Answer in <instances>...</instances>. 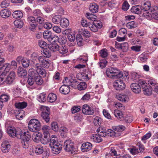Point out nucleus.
Listing matches in <instances>:
<instances>
[{
    "instance_id": "nucleus-1",
    "label": "nucleus",
    "mask_w": 158,
    "mask_h": 158,
    "mask_svg": "<svg viewBox=\"0 0 158 158\" xmlns=\"http://www.w3.org/2000/svg\"><path fill=\"white\" fill-rule=\"evenodd\" d=\"M107 76L110 78H120L123 76V73L116 68L110 67L106 71Z\"/></svg>"
},
{
    "instance_id": "nucleus-2",
    "label": "nucleus",
    "mask_w": 158,
    "mask_h": 158,
    "mask_svg": "<svg viewBox=\"0 0 158 158\" xmlns=\"http://www.w3.org/2000/svg\"><path fill=\"white\" fill-rule=\"evenodd\" d=\"M144 17L148 20H151L153 18L158 20V7L154 6L151 7L148 12L144 11Z\"/></svg>"
},
{
    "instance_id": "nucleus-3",
    "label": "nucleus",
    "mask_w": 158,
    "mask_h": 158,
    "mask_svg": "<svg viewBox=\"0 0 158 158\" xmlns=\"http://www.w3.org/2000/svg\"><path fill=\"white\" fill-rule=\"evenodd\" d=\"M138 82L139 85H141L143 93L145 95H150L152 94L153 89L149 85H147V83L145 81L139 80Z\"/></svg>"
},
{
    "instance_id": "nucleus-4",
    "label": "nucleus",
    "mask_w": 158,
    "mask_h": 158,
    "mask_svg": "<svg viewBox=\"0 0 158 158\" xmlns=\"http://www.w3.org/2000/svg\"><path fill=\"white\" fill-rule=\"evenodd\" d=\"M64 149L65 151L73 154L75 149L74 143L71 140H65L64 143Z\"/></svg>"
},
{
    "instance_id": "nucleus-5",
    "label": "nucleus",
    "mask_w": 158,
    "mask_h": 158,
    "mask_svg": "<svg viewBox=\"0 0 158 158\" xmlns=\"http://www.w3.org/2000/svg\"><path fill=\"white\" fill-rule=\"evenodd\" d=\"M113 86L116 90L120 91L124 89L126 87V85L123 81L118 79L113 83Z\"/></svg>"
},
{
    "instance_id": "nucleus-6",
    "label": "nucleus",
    "mask_w": 158,
    "mask_h": 158,
    "mask_svg": "<svg viewBox=\"0 0 158 158\" xmlns=\"http://www.w3.org/2000/svg\"><path fill=\"white\" fill-rule=\"evenodd\" d=\"M89 26L92 31L96 32L98 30V29L102 27V24L100 21H94L92 23L90 24Z\"/></svg>"
},
{
    "instance_id": "nucleus-7",
    "label": "nucleus",
    "mask_w": 158,
    "mask_h": 158,
    "mask_svg": "<svg viewBox=\"0 0 158 158\" xmlns=\"http://www.w3.org/2000/svg\"><path fill=\"white\" fill-rule=\"evenodd\" d=\"M36 70L32 68L30 69L29 70H33L34 72H36L39 74L43 76V77H45L46 75V70L42 68V66L40 63H36L35 64V67Z\"/></svg>"
},
{
    "instance_id": "nucleus-8",
    "label": "nucleus",
    "mask_w": 158,
    "mask_h": 158,
    "mask_svg": "<svg viewBox=\"0 0 158 158\" xmlns=\"http://www.w3.org/2000/svg\"><path fill=\"white\" fill-rule=\"evenodd\" d=\"M27 21L30 26V30L33 31L37 26L35 19L33 16H30L27 18Z\"/></svg>"
},
{
    "instance_id": "nucleus-9",
    "label": "nucleus",
    "mask_w": 158,
    "mask_h": 158,
    "mask_svg": "<svg viewBox=\"0 0 158 158\" xmlns=\"http://www.w3.org/2000/svg\"><path fill=\"white\" fill-rule=\"evenodd\" d=\"M39 62L40 63L42 67L45 68H48L50 66L49 60L44 56H40L38 58Z\"/></svg>"
},
{
    "instance_id": "nucleus-10",
    "label": "nucleus",
    "mask_w": 158,
    "mask_h": 158,
    "mask_svg": "<svg viewBox=\"0 0 158 158\" xmlns=\"http://www.w3.org/2000/svg\"><path fill=\"white\" fill-rule=\"evenodd\" d=\"M82 110L83 113L86 115H93L94 113V110L93 107L87 105L83 106Z\"/></svg>"
},
{
    "instance_id": "nucleus-11",
    "label": "nucleus",
    "mask_w": 158,
    "mask_h": 158,
    "mask_svg": "<svg viewBox=\"0 0 158 158\" xmlns=\"http://www.w3.org/2000/svg\"><path fill=\"white\" fill-rule=\"evenodd\" d=\"M45 109L42 112L41 114V116L44 119L46 123H48L49 121L50 118L49 114H50V109L48 107H46Z\"/></svg>"
},
{
    "instance_id": "nucleus-12",
    "label": "nucleus",
    "mask_w": 158,
    "mask_h": 158,
    "mask_svg": "<svg viewBox=\"0 0 158 158\" xmlns=\"http://www.w3.org/2000/svg\"><path fill=\"white\" fill-rule=\"evenodd\" d=\"M151 6L150 2L148 1L143 2L140 8L141 9V11L142 13V15L143 17H144V11L148 12L149 11V10H150L151 8Z\"/></svg>"
},
{
    "instance_id": "nucleus-13",
    "label": "nucleus",
    "mask_w": 158,
    "mask_h": 158,
    "mask_svg": "<svg viewBox=\"0 0 158 158\" xmlns=\"http://www.w3.org/2000/svg\"><path fill=\"white\" fill-rule=\"evenodd\" d=\"M32 77H33L35 79V82L36 84L38 85H41L43 83V81L42 78L40 76L39 73L35 72V73H31L30 74Z\"/></svg>"
},
{
    "instance_id": "nucleus-14",
    "label": "nucleus",
    "mask_w": 158,
    "mask_h": 158,
    "mask_svg": "<svg viewBox=\"0 0 158 158\" xmlns=\"http://www.w3.org/2000/svg\"><path fill=\"white\" fill-rule=\"evenodd\" d=\"M10 148V145L8 141L5 140L3 142L1 145V149L3 152H8Z\"/></svg>"
},
{
    "instance_id": "nucleus-15",
    "label": "nucleus",
    "mask_w": 158,
    "mask_h": 158,
    "mask_svg": "<svg viewBox=\"0 0 158 158\" xmlns=\"http://www.w3.org/2000/svg\"><path fill=\"white\" fill-rule=\"evenodd\" d=\"M92 144L88 142L83 143L81 147L82 152H86L90 150L92 148Z\"/></svg>"
},
{
    "instance_id": "nucleus-16",
    "label": "nucleus",
    "mask_w": 158,
    "mask_h": 158,
    "mask_svg": "<svg viewBox=\"0 0 158 158\" xmlns=\"http://www.w3.org/2000/svg\"><path fill=\"white\" fill-rule=\"evenodd\" d=\"M62 148V144L58 142L52 148V153L56 154H58L61 150Z\"/></svg>"
},
{
    "instance_id": "nucleus-17",
    "label": "nucleus",
    "mask_w": 158,
    "mask_h": 158,
    "mask_svg": "<svg viewBox=\"0 0 158 158\" xmlns=\"http://www.w3.org/2000/svg\"><path fill=\"white\" fill-rule=\"evenodd\" d=\"M43 36L44 38L47 39L49 41H51L55 39V36L52 35L51 31L48 30L45 31L43 32Z\"/></svg>"
},
{
    "instance_id": "nucleus-18",
    "label": "nucleus",
    "mask_w": 158,
    "mask_h": 158,
    "mask_svg": "<svg viewBox=\"0 0 158 158\" xmlns=\"http://www.w3.org/2000/svg\"><path fill=\"white\" fill-rule=\"evenodd\" d=\"M15 72L13 71L10 72L8 76L5 78L6 82L7 84H11L15 78Z\"/></svg>"
},
{
    "instance_id": "nucleus-19",
    "label": "nucleus",
    "mask_w": 158,
    "mask_h": 158,
    "mask_svg": "<svg viewBox=\"0 0 158 158\" xmlns=\"http://www.w3.org/2000/svg\"><path fill=\"white\" fill-rule=\"evenodd\" d=\"M141 85L138 83H132L131 85V88L132 91L135 93L138 94L141 91Z\"/></svg>"
},
{
    "instance_id": "nucleus-20",
    "label": "nucleus",
    "mask_w": 158,
    "mask_h": 158,
    "mask_svg": "<svg viewBox=\"0 0 158 158\" xmlns=\"http://www.w3.org/2000/svg\"><path fill=\"white\" fill-rule=\"evenodd\" d=\"M10 69V64H3L0 68V70L2 72V73H4L5 76V74L8 72Z\"/></svg>"
},
{
    "instance_id": "nucleus-21",
    "label": "nucleus",
    "mask_w": 158,
    "mask_h": 158,
    "mask_svg": "<svg viewBox=\"0 0 158 158\" xmlns=\"http://www.w3.org/2000/svg\"><path fill=\"white\" fill-rule=\"evenodd\" d=\"M28 127L29 130L32 132H36L40 130V128L38 127L35 125L29 123L28 124Z\"/></svg>"
},
{
    "instance_id": "nucleus-22",
    "label": "nucleus",
    "mask_w": 158,
    "mask_h": 158,
    "mask_svg": "<svg viewBox=\"0 0 158 158\" xmlns=\"http://www.w3.org/2000/svg\"><path fill=\"white\" fill-rule=\"evenodd\" d=\"M44 137L41 139V143L44 144H47L48 142H49V140L50 139V135L49 133L43 134Z\"/></svg>"
},
{
    "instance_id": "nucleus-23",
    "label": "nucleus",
    "mask_w": 158,
    "mask_h": 158,
    "mask_svg": "<svg viewBox=\"0 0 158 158\" xmlns=\"http://www.w3.org/2000/svg\"><path fill=\"white\" fill-rule=\"evenodd\" d=\"M17 73L19 77H22L26 76L27 72L26 70L22 67H19L17 70Z\"/></svg>"
},
{
    "instance_id": "nucleus-24",
    "label": "nucleus",
    "mask_w": 158,
    "mask_h": 158,
    "mask_svg": "<svg viewBox=\"0 0 158 158\" xmlns=\"http://www.w3.org/2000/svg\"><path fill=\"white\" fill-rule=\"evenodd\" d=\"M140 7L141 6L139 5L133 6L131 9V12L135 14H139L141 13L142 14V13Z\"/></svg>"
},
{
    "instance_id": "nucleus-25",
    "label": "nucleus",
    "mask_w": 158,
    "mask_h": 158,
    "mask_svg": "<svg viewBox=\"0 0 158 158\" xmlns=\"http://www.w3.org/2000/svg\"><path fill=\"white\" fill-rule=\"evenodd\" d=\"M11 14L10 12L7 9H5L0 12L1 16L4 18L6 19L9 17Z\"/></svg>"
},
{
    "instance_id": "nucleus-26",
    "label": "nucleus",
    "mask_w": 158,
    "mask_h": 158,
    "mask_svg": "<svg viewBox=\"0 0 158 158\" xmlns=\"http://www.w3.org/2000/svg\"><path fill=\"white\" fill-rule=\"evenodd\" d=\"M91 139L96 143H99L102 141V139L99 135L98 134H94L91 137Z\"/></svg>"
},
{
    "instance_id": "nucleus-27",
    "label": "nucleus",
    "mask_w": 158,
    "mask_h": 158,
    "mask_svg": "<svg viewBox=\"0 0 158 158\" xmlns=\"http://www.w3.org/2000/svg\"><path fill=\"white\" fill-rule=\"evenodd\" d=\"M34 73V71L33 70H29L28 71V75H29V77L28 78L27 80V82L28 84L30 85H32L34 84L35 82V79L33 77H32L31 76V73Z\"/></svg>"
},
{
    "instance_id": "nucleus-28",
    "label": "nucleus",
    "mask_w": 158,
    "mask_h": 158,
    "mask_svg": "<svg viewBox=\"0 0 158 158\" xmlns=\"http://www.w3.org/2000/svg\"><path fill=\"white\" fill-rule=\"evenodd\" d=\"M117 98L122 102H126L128 101L129 98L127 95L125 94H118L116 95Z\"/></svg>"
},
{
    "instance_id": "nucleus-29",
    "label": "nucleus",
    "mask_w": 158,
    "mask_h": 158,
    "mask_svg": "<svg viewBox=\"0 0 158 158\" xmlns=\"http://www.w3.org/2000/svg\"><path fill=\"white\" fill-rule=\"evenodd\" d=\"M56 99V95L53 93L49 94L47 98V100L51 103L54 102Z\"/></svg>"
},
{
    "instance_id": "nucleus-30",
    "label": "nucleus",
    "mask_w": 158,
    "mask_h": 158,
    "mask_svg": "<svg viewBox=\"0 0 158 158\" xmlns=\"http://www.w3.org/2000/svg\"><path fill=\"white\" fill-rule=\"evenodd\" d=\"M59 90L62 94H67L70 92L69 87V86L62 85L60 87Z\"/></svg>"
},
{
    "instance_id": "nucleus-31",
    "label": "nucleus",
    "mask_w": 158,
    "mask_h": 158,
    "mask_svg": "<svg viewBox=\"0 0 158 158\" xmlns=\"http://www.w3.org/2000/svg\"><path fill=\"white\" fill-rule=\"evenodd\" d=\"M60 25L64 28H66L69 25V20L65 18H61L60 22Z\"/></svg>"
},
{
    "instance_id": "nucleus-32",
    "label": "nucleus",
    "mask_w": 158,
    "mask_h": 158,
    "mask_svg": "<svg viewBox=\"0 0 158 158\" xmlns=\"http://www.w3.org/2000/svg\"><path fill=\"white\" fill-rule=\"evenodd\" d=\"M16 129L13 127H9L7 128V132L10 136L14 137Z\"/></svg>"
},
{
    "instance_id": "nucleus-33",
    "label": "nucleus",
    "mask_w": 158,
    "mask_h": 158,
    "mask_svg": "<svg viewBox=\"0 0 158 158\" xmlns=\"http://www.w3.org/2000/svg\"><path fill=\"white\" fill-rule=\"evenodd\" d=\"M89 9L91 12L95 13L98 12V6L95 3H92L89 5Z\"/></svg>"
},
{
    "instance_id": "nucleus-34",
    "label": "nucleus",
    "mask_w": 158,
    "mask_h": 158,
    "mask_svg": "<svg viewBox=\"0 0 158 158\" xmlns=\"http://www.w3.org/2000/svg\"><path fill=\"white\" fill-rule=\"evenodd\" d=\"M148 85L153 89H155L158 85V83L155 80L153 79H149L148 81Z\"/></svg>"
},
{
    "instance_id": "nucleus-35",
    "label": "nucleus",
    "mask_w": 158,
    "mask_h": 158,
    "mask_svg": "<svg viewBox=\"0 0 158 158\" xmlns=\"http://www.w3.org/2000/svg\"><path fill=\"white\" fill-rule=\"evenodd\" d=\"M25 131H23L20 129H16V132L15 134V137H16L18 139H21L23 137Z\"/></svg>"
},
{
    "instance_id": "nucleus-36",
    "label": "nucleus",
    "mask_w": 158,
    "mask_h": 158,
    "mask_svg": "<svg viewBox=\"0 0 158 158\" xmlns=\"http://www.w3.org/2000/svg\"><path fill=\"white\" fill-rule=\"evenodd\" d=\"M35 151L37 155H40L44 152L43 147L40 145H37L35 147Z\"/></svg>"
},
{
    "instance_id": "nucleus-37",
    "label": "nucleus",
    "mask_w": 158,
    "mask_h": 158,
    "mask_svg": "<svg viewBox=\"0 0 158 158\" xmlns=\"http://www.w3.org/2000/svg\"><path fill=\"white\" fill-rule=\"evenodd\" d=\"M55 39H54L53 41H55V40H57L58 42L60 44H65L66 42V40L65 37L64 36H60L58 37L57 36H55Z\"/></svg>"
},
{
    "instance_id": "nucleus-38",
    "label": "nucleus",
    "mask_w": 158,
    "mask_h": 158,
    "mask_svg": "<svg viewBox=\"0 0 158 158\" xmlns=\"http://www.w3.org/2000/svg\"><path fill=\"white\" fill-rule=\"evenodd\" d=\"M43 56L45 58H49L51 56V53L49 49L46 48L42 51Z\"/></svg>"
},
{
    "instance_id": "nucleus-39",
    "label": "nucleus",
    "mask_w": 158,
    "mask_h": 158,
    "mask_svg": "<svg viewBox=\"0 0 158 158\" xmlns=\"http://www.w3.org/2000/svg\"><path fill=\"white\" fill-rule=\"evenodd\" d=\"M15 106L16 108L23 109L25 108L27 106V103L25 102L16 103Z\"/></svg>"
},
{
    "instance_id": "nucleus-40",
    "label": "nucleus",
    "mask_w": 158,
    "mask_h": 158,
    "mask_svg": "<svg viewBox=\"0 0 158 158\" xmlns=\"http://www.w3.org/2000/svg\"><path fill=\"white\" fill-rule=\"evenodd\" d=\"M58 51L62 55L65 54L68 52L67 47L65 46L62 45L59 47Z\"/></svg>"
},
{
    "instance_id": "nucleus-41",
    "label": "nucleus",
    "mask_w": 158,
    "mask_h": 158,
    "mask_svg": "<svg viewBox=\"0 0 158 158\" xmlns=\"http://www.w3.org/2000/svg\"><path fill=\"white\" fill-rule=\"evenodd\" d=\"M113 130L117 132H121L124 131L126 129L125 126L122 125L118 126H114L112 127Z\"/></svg>"
},
{
    "instance_id": "nucleus-42",
    "label": "nucleus",
    "mask_w": 158,
    "mask_h": 158,
    "mask_svg": "<svg viewBox=\"0 0 158 158\" xmlns=\"http://www.w3.org/2000/svg\"><path fill=\"white\" fill-rule=\"evenodd\" d=\"M37 99L39 102H44L46 99V94L44 93L40 94L37 97Z\"/></svg>"
},
{
    "instance_id": "nucleus-43",
    "label": "nucleus",
    "mask_w": 158,
    "mask_h": 158,
    "mask_svg": "<svg viewBox=\"0 0 158 158\" xmlns=\"http://www.w3.org/2000/svg\"><path fill=\"white\" fill-rule=\"evenodd\" d=\"M41 134L39 133H35L32 136V138L33 140L36 142L38 143L41 138Z\"/></svg>"
},
{
    "instance_id": "nucleus-44",
    "label": "nucleus",
    "mask_w": 158,
    "mask_h": 158,
    "mask_svg": "<svg viewBox=\"0 0 158 158\" xmlns=\"http://www.w3.org/2000/svg\"><path fill=\"white\" fill-rule=\"evenodd\" d=\"M68 130L65 127H61L60 130V133L62 137H65L67 135Z\"/></svg>"
},
{
    "instance_id": "nucleus-45",
    "label": "nucleus",
    "mask_w": 158,
    "mask_h": 158,
    "mask_svg": "<svg viewBox=\"0 0 158 158\" xmlns=\"http://www.w3.org/2000/svg\"><path fill=\"white\" fill-rule=\"evenodd\" d=\"M114 113L115 116L118 119L121 120L123 118V114L120 110H114Z\"/></svg>"
},
{
    "instance_id": "nucleus-46",
    "label": "nucleus",
    "mask_w": 158,
    "mask_h": 158,
    "mask_svg": "<svg viewBox=\"0 0 158 158\" xmlns=\"http://www.w3.org/2000/svg\"><path fill=\"white\" fill-rule=\"evenodd\" d=\"M49 143L50 147L51 148H52L58 143L56 141V137H51Z\"/></svg>"
},
{
    "instance_id": "nucleus-47",
    "label": "nucleus",
    "mask_w": 158,
    "mask_h": 158,
    "mask_svg": "<svg viewBox=\"0 0 158 158\" xmlns=\"http://www.w3.org/2000/svg\"><path fill=\"white\" fill-rule=\"evenodd\" d=\"M12 15L14 18H21L23 17V14L21 11L17 10L14 12Z\"/></svg>"
},
{
    "instance_id": "nucleus-48",
    "label": "nucleus",
    "mask_w": 158,
    "mask_h": 158,
    "mask_svg": "<svg viewBox=\"0 0 158 158\" xmlns=\"http://www.w3.org/2000/svg\"><path fill=\"white\" fill-rule=\"evenodd\" d=\"M59 46L56 44H51L48 46V48L49 49L53 52H56L58 50Z\"/></svg>"
},
{
    "instance_id": "nucleus-49",
    "label": "nucleus",
    "mask_w": 158,
    "mask_h": 158,
    "mask_svg": "<svg viewBox=\"0 0 158 158\" xmlns=\"http://www.w3.org/2000/svg\"><path fill=\"white\" fill-rule=\"evenodd\" d=\"M31 138V135L28 131H25L23 137L21 139H22V140L30 142Z\"/></svg>"
},
{
    "instance_id": "nucleus-50",
    "label": "nucleus",
    "mask_w": 158,
    "mask_h": 158,
    "mask_svg": "<svg viewBox=\"0 0 158 158\" xmlns=\"http://www.w3.org/2000/svg\"><path fill=\"white\" fill-rule=\"evenodd\" d=\"M61 16L60 15H56L52 19V22L55 24H58L60 22Z\"/></svg>"
},
{
    "instance_id": "nucleus-51",
    "label": "nucleus",
    "mask_w": 158,
    "mask_h": 158,
    "mask_svg": "<svg viewBox=\"0 0 158 158\" xmlns=\"http://www.w3.org/2000/svg\"><path fill=\"white\" fill-rule=\"evenodd\" d=\"M85 16L88 19L92 20L93 22L98 21V20H96L97 18V16L92 14L87 13L86 14Z\"/></svg>"
},
{
    "instance_id": "nucleus-52",
    "label": "nucleus",
    "mask_w": 158,
    "mask_h": 158,
    "mask_svg": "<svg viewBox=\"0 0 158 158\" xmlns=\"http://www.w3.org/2000/svg\"><path fill=\"white\" fill-rule=\"evenodd\" d=\"M126 26L128 29H132L137 27V24L135 22L133 21L128 23Z\"/></svg>"
},
{
    "instance_id": "nucleus-53",
    "label": "nucleus",
    "mask_w": 158,
    "mask_h": 158,
    "mask_svg": "<svg viewBox=\"0 0 158 158\" xmlns=\"http://www.w3.org/2000/svg\"><path fill=\"white\" fill-rule=\"evenodd\" d=\"M82 38L80 34H77L76 36V40L77 44L79 46H81L82 44Z\"/></svg>"
},
{
    "instance_id": "nucleus-54",
    "label": "nucleus",
    "mask_w": 158,
    "mask_h": 158,
    "mask_svg": "<svg viewBox=\"0 0 158 158\" xmlns=\"http://www.w3.org/2000/svg\"><path fill=\"white\" fill-rule=\"evenodd\" d=\"M29 122L41 128V123L37 119H32Z\"/></svg>"
},
{
    "instance_id": "nucleus-55",
    "label": "nucleus",
    "mask_w": 158,
    "mask_h": 158,
    "mask_svg": "<svg viewBox=\"0 0 158 158\" xmlns=\"http://www.w3.org/2000/svg\"><path fill=\"white\" fill-rule=\"evenodd\" d=\"M87 87V85L84 82H81L77 85V88L79 90H82L85 89Z\"/></svg>"
},
{
    "instance_id": "nucleus-56",
    "label": "nucleus",
    "mask_w": 158,
    "mask_h": 158,
    "mask_svg": "<svg viewBox=\"0 0 158 158\" xmlns=\"http://www.w3.org/2000/svg\"><path fill=\"white\" fill-rule=\"evenodd\" d=\"M121 50L123 52H126L128 49V44L127 42L123 43L121 44Z\"/></svg>"
},
{
    "instance_id": "nucleus-57",
    "label": "nucleus",
    "mask_w": 158,
    "mask_h": 158,
    "mask_svg": "<svg viewBox=\"0 0 158 158\" xmlns=\"http://www.w3.org/2000/svg\"><path fill=\"white\" fill-rule=\"evenodd\" d=\"M24 112L23 110H19V111L18 113L16 115V118L17 119L19 120H21L23 118V116H24V114L23 113Z\"/></svg>"
},
{
    "instance_id": "nucleus-58",
    "label": "nucleus",
    "mask_w": 158,
    "mask_h": 158,
    "mask_svg": "<svg viewBox=\"0 0 158 158\" xmlns=\"http://www.w3.org/2000/svg\"><path fill=\"white\" fill-rule=\"evenodd\" d=\"M51 128L55 131H57L59 129L58 124L56 122H53L51 123Z\"/></svg>"
},
{
    "instance_id": "nucleus-59",
    "label": "nucleus",
    "mask_w": 158,
    "mask_h": 158,
    "mask_svg": "<svg viewBox=\"0 0 158 158\" xmlns=\"http://www.w3.org/2000/svg\"><path fill=\"white\" fill-rule=\"evenodd\" d=\"M102 119L99 117H96L94 119V123L95 125H100L101 123Z\"/></svg>"
},
{
    "instance_id": "nucleus-60",
    "label": "nucleus",
    "mask_w": 158,
    "mask_h": 158,
    "mask_svg": "<svg viewBox=\"0 0 158 158\" xmlns=\"http://www.w3.org/2000/svg\"><path fill=\"white\" fill-rule=\"evenodd\" d=\"M33 14L34 16H36L37 17L43 16V14L39 9L34 10L33 11Z\"/></svg>"
},
{
    "instance_id": "nucleus-61",
    "label": "nucleus",
    "mask_w": 158,
    "mask_h": 158,
    "mask_svg": "<svg viewBox=\"0 0 158 158\" xmlns=\"http://www.w3.org/2000/svg\"><path fill=\"white\" fill-rule=\"evenodd\" d=\"M65 79L63 81L64 84V85H63L69 87V86L71 85L72 81H70L68 77H66Z\"/></svg>"
},
{
    "instance_id": "nucleus-62",
    "label": "nucleus",
    "mask_w": 158,
    "mask_h": 158,
    "mask_svg": "<svg viewBox=\"0 0 158 158\" xmlns=\"http://www.w3.org/2000/svg\"><path fill=\"white\" fill-rule=\"evenodd\" d=\"M100 56L102 58H105L107 56L108 53L106 49H103L100 51Z\"/></svg>"
},
{
    "instance_id": "nucleus-63",
    "label": "nucleus",
    "mask_w": 158,
    "mask_h": 158,
    "mask_svg": "<svg viewBox=\"0 0 158 158\" xmlns=\"http://www.w3.org/2000/svg\"><path fill=\"white\" fill-rule=\"evenodd\" d=\"M9 99L8 95L6 94L2 95L1 96L0 101L2 102H6L8 101Z\"/></svg>"
},
{
    "instance_id": "nucleus-64",
    "label": "nucleus",
    "mask_w": 158,
    "mask_h": 158,
    "mask_svg": "<svg viewBox=\"0 0 158 158\" xmlns=\"http://www.w3.org/2000/svg\"><path fill=\"white\" fill-rule=\"evenodd\" d=\"M114 106L116 108H119L121 110H124L125 109V107L120 102H115L114 104Z\"/></svg>"
}]
</instances>
